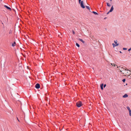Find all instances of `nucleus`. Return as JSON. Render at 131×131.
<instances>
[{
    "instance_id": "obj_1",
    "label": "nucleus",
    "mask_w": 131,
    "mask_h": 131,
    "mask_svg": "<svg viewBox=\"0 0 131 131\" xmlns=\"http://www.w3.org/2000/svg\"><path fill=\"white\" fill-rule=\"evenodd\" d=\"M130 72L128 70L124 68L121 73L124 76H128V77L130 75Z\"/></svg>"
},
{
    "instance_id": "obj_2",
    "label": "nucleus",
    "mask_w": 131,
    "mask_h": 131,
    "mask_svg": "<svg viewBox=\"0 0 131 131\" xmlns=\"http://www.w3.org/2000/svg\"><path fill=\"white\" fill-rule=\"evenodd\" d=\"M124 68L122 66H118L117 65H115V69L116 72H120L122 73Z\"/></svg>"
},
{
    "instance_id": "obj_3",
    "label": "nucleus",
    "mask_w": 131,
    "mask_h": 131,
    "mask_svg": "<svg viewBox=\"0 0 131 131\" xmlns=\"http://www.w3.org/2000/svg\"><path fill=\"white\" fill-rule=\"evenodd\" d=\"M76 105L78 107H80L82 105V102L80 101H79L76 103Z\"/></svg>"
},
{
    "instance_id": "obj_4",
    "label": "nucleus",
    "mask_w": 131,
    "mask_h": 131,
    "mask_svg": "<svg viewBox=\"0 0 131 131\" xmlns=\"http://www.w3.org/2000/svg\"><path fill=\"white\" fill-rule=\"evenodd\" d=\"M81 0H79V3H80L81 7L83 8H85V6L83 4V2L82 1H81Z\"/></svg>"
},
{
    "instance_id": "obj_5",
    "label": "nucleus",
    "mask_w": 131,
    "mask_h": 131,
    "mask_svg": "<svg viewBox=\"0 0 131 131\" xmlns=\"http://www.w3.org/2000/svg\"><path fill=\"white\" fill-rule=\"evenodd\" d=\"M114 7H113V6H112L111 7V8L110 11L107 13V14H108L110 12H112L114 10Z\"/></svg>"
},
{
    "instance_id": "obj_6",
    "label": "nucleus",
    "mask_w": 131,
    "mask_h": 131,
    "mask_svg": "<svg viewBox=\"0 0 131 131\" xmlns=\"http://www.w3.org/2000/svg\"><path fill=\"white\" fill-rule=\"evenodd\" d=\"M35 87L37 89H39L40 87V84L39 83H37L35 85Z\"/></svg>"
},
{
    "instance_id": "obj_7",
    "label": "nucleus",
    "mask_w": 131,
    "mask_h": 131,
    "mask_svg": "<svg viewBox=\"0 0 131 131\" xmlns=\"http://www.w3.org/2000/svg\"><path fill=\"white\" fill-rule=\"evenodd\" d=\"M4 7H5V8H6L7 9L9 10H11V8L10 7H8L6 5H4Z\"/></svg>"
},
{
    "instance_id": "obj_8",
    "label": "nucleus",
    "mask_w": 131,
    "mask_h": 131,
    "mask_svg": "<svg viewBox=\"0 0 131 131\" xmlns=\"http://www.w3.org/2000/svg\"><path fill=\"white\" fill-rule=\"evenodd\" d=\"M103 84H102L100 86L101 88V89L102 90H103Z\"/></svg>"
},
{
    "instance_id": "obj_9",
    "label": "nucleus",
    "mask_w": 131,
    "mask_h": 131,
    "mask_svg": "<svg viewBox=\"0 0 131 131\" xmlns=\"http://www.w3.org/2000/svg\"><path fill=\"white\" fill-rule=\"evenodd\" d=\"M128 96V95L126 94H125L123 96V97L124 98L127 97Z\"/></svg>"
},
{
    "instance_id": "obj_10",
    "label": "nucleus",
    "mask_w": 131,
    "mask_h": 131,
    "mask_svg": "<svg viewBox=\"0 0 131 131\" xmlns=\"http://www.w3.org/2000/svg\"><path fill=\"white\" fill-rule=\"evenodd\" d=\"M16 42H14V43L12 44V46L13 47H14L15 45Z\"/></svg>"
},
{
    "instance_id": "obj_11",
    "label": "nucleus",
    "mask_w": 131,
    "mask_h": 131,
    "mask_svg": "<svg viewBox=\"0 0 131 131\" xmlns=\"http://www.w3.org/2000/svg\"><path fill=\"white\" fill-rule=\"evenodd\" d=\"M79 40L81 41L83 43H84V41H83L82 39H79Z\"/></svg>"
},
{
    "instance_id": "obj_12",
    "label": "nucleus",
    "mask_w": 131,
    "mask_h": 131,
    "mask_svg": "<svg viewBox=\"0 0 131 131\" xmlns=\"http://www.w3.org/2000/svg\"><path fill=\"white\" fill-rule=\"evenodd\" d=\"M119 45V43H117L115 41V46H116L118 45Z\"/></svg>"
},
{
    "instance_id": "obj_13",
    "label": "nucleus",
    "mask_w": 131,
    "mask_h": 131,
    "mask_svg": "<svg viewBox=\"0 0 131 131\" xmlns=\"http://www.w3.org/2000/svg\"><path fill=\"white\" fill-rule=\"evenodd\" d=\"M106 4H107V6H108V7L111 6V5L109 3H107Z\"/></svg>"
},
{
    "instance_id": "obj_14",
    "label": "nucleus",
    "mask_w": 131,
    "mask_h": 131,
    "mask_svg": "<svg viewBox=\"0 0 131 131\" xmlns=\"http://www.w3.org/2000/svg\"><path fill=\"white\" fill-rule=\"evenodd\" d=\"M127 108L129 111L131 110L130 109V107L129 106H127Z\"/></svg>"
},
{
    "instance_id": "obj_15",
    "label": "nucleus",
    "mask_w": 131,
    "mask_h": 131,
    "mask_svg": "<svg viewBox=\"0 0 131 131\" xmlns=\"http://www.w3.org/2000/svg\"><path fill=\"white\" fill-rule=\"evenodd\" d=\"M86 8L87 9H88L89 10H90V7L89 6H86Z\"/></svg>"
},
{
    "instance_id": "obj_16",
    "label": "nucleus",
    "mask_w": 131,
    "mask_h": 131,
    "mask_svg": "<svg viewBox=\"0 0 131 131\" xmlns=\"http://www.w3.org/2000/svg\"><path fill=\"white\" fill-rule=\"evenodd\" d=\"M92 13H93L95 15H98V14L96 12H94V11H93L92 12Z\"/></svg>"
},
{
    "instance_id": "obj_17",
    "label": "nucleus",
    "mask_w": 131,
    "mask_h": 131,
    "mask_svg": "<svg viewBox=\"0 0 131 131\" xmlns=\"http://www.w3.org/2000/svg\"><path fill=\"white\" fill-rule=\"evenodd\" d=\"M129 115L131 116V110L129 111Z\"/></svg>"
},
{
    "instance_id": "obj_18",
    "label": "nucleus",
    "mask_w": 131,
    "mask_h": 131,
    "mask_svg": "<svg viewBox=\"0 0 131 131\" xmlns=\"http://www.w3.org/2000/svg\"><path fill=\"white\" fill-rule=\"evenodd\" d=\"M76 46H78V47H80V46L78 43H76Z\"/></svg>"
},
{
    "instance_id": "obj_19",
    "label": "nucleus",
    "mask_w": 131,
    "mask_h": 131,
    "mask_svg": "<svg viewBox=\"0 0 131 131\" xmlns=\"http://www.w3.org/2000/svg\"><path fill=\"white\" fill-rule=\"evenodd\" d=\"M125 79H124L122 80V81L124 82H125Z\"/></svg>"
},
{
    "instance_id": "obj_20",
    "label": "nucleus",
    "mask_w": 131,
    "mask_h": 131,
    "mask_svg": "<svg viewBox=\"0 0 131 131\" xmlns=\"http://www.w3.org/2000/svg\"><path fill=\"white\" fill-rule=\"evenodd\" d=\"M123 50H126L127 49V48H123Z\"/></svg>"
},
{
    "instance_id": "obj_21",
    "label": "nucleus",
    "mask_w": 131,
    "mask_h": 131,
    "mask_svg": "<svg viewBox=\"0 0 131 131\" xmlns=\"http://www.w3.org/2000/svg\"><path fill=\"white\" fill-rule=\"evenodd\" d=\"M72 32H73V34H75V32H74V31L73 30L72 31Z\"/></svg>"
},
{
    "instance_id": "obj_22",
    "label": "nucleus",
    "mask_w": 131,
    "mask_h": 131,
    "mask_svg": "<svg viewBox=\"0 0 131 131\" xmlns=\"http://www.w3.org/2000/svg\"><path fill=\"white\" fill-rule=\"evenodd\" d=\"M131 50V48H130L129 49H128V51H130Z\"/></svg>"
},
{
    "instance_id": "obj_23",
    "label": "nucleus",
    "mask_w": 131,
    "mask_h": 131,
    "mask_svg": "<svg viewBox=\"0 0 131 131\" xmlns=\"http://www.w3.org/2000/svg\"><path fill=\"white\" fill-rule=\"evenodd\" d=\"M112 45L113 46V47H115V44L114 43H113L112 44Z\"/></svg>"
},
{
    "instance_id": "obj_24",
    "label": "nucleus",
    "mask_w": 131,
    "mask_h": 131,
    "mask_svg": "<svg viewBox=\"0 0 131 131\" xmlns=\"http://www.w3.org/2000/svg\"><path fill=\"white\" fill-rule=\"evenodd\" d=\"M130 75H131V74H130ZM128 78H131V76H129Z\"/></svg>"
},
{
    "instance_id": "obj_25",
    "label": "nucleus",
    "mask_w": 131,
    "mask_h": 131,
    "mask_svg": "<svg viewBox=\"0 0 131 131\" xmlns=\"http://www.w3.org/2000/svg\"><path fill=\"white\" fill-rule=\"evenodd\" d=\"M106 86V85L105 84H104V88H105Z\"/></svg>"
},
{
    "instance_id": "obj_26",
    "label": "nucleus",
    "mask_w": 131,
    "mask_h": 131,
    "mask_svg": "<svg viewBox=\"0 0 131 131\" xmlns=\"http://www.w3.org/2000/svg\"><path fill=\"white\" fill-rule=\"evenodd\" d=\"M119 52H120V53H122V52H121V51H119Z\"/></svg>"
},
{
    "instance_id": "obj_27",
    "label": "nucleus",
    "mask_w": 131,
    "mask_h": 131,
    "mask_svg": "<svg viewBox=\"0 0 131 131\" xmlns=\"http://www.w3.org/2000/svg\"><path fill=\"white\" fill-rule=\"evenodd\" d=\"M17 119L18 120V121L19 122V120H18V118H17Z\"/></svg>"
},
{
    "instance_id": "obj_28",
    "label": "nucleus",
    "mask_w": 131,
    "mask_h": 131,
    "mask_svg": "<svg viewBox=\"0 0 131 131\" xmlns=\"http://www.w3.org/2000/svg\"><path fill=\"white\" fill-rule=\"evenodd\" d=\"M110 1L111 2L112 1V0H110Z\"/></svg>"
}]
</instances>
